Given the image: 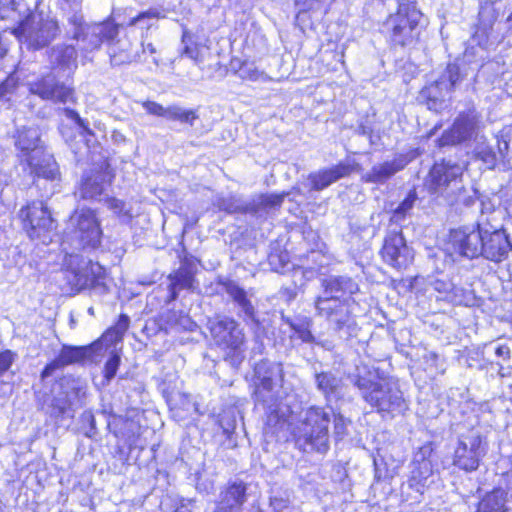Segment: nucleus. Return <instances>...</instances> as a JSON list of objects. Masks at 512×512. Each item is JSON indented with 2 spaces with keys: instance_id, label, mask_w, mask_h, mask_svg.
<instances>
[{
  "instance_id": "7",
  "label": "nucleus",
  "mask_w": 512,
  "mask_h": 512,
  "mask_svg": "<svg viewBox=\"0 0 512 512\" xmlns=\"http://www.w3.org/2000/svg\"><path fill=\"white\" fill-rule=\"evenodd\" d=\"M208 329L215 344L225 350V360L238 367L245 358V335L240 325L227 316H216L208 321Z\"/></svg>"
},
{
  "instance_id": "34",
  "label": "nucleus",
  "mask_w": 512,
  "mask_h": 512,
  "mask_svg": "<svg viewBox=\"0 0 512 512\" xmlns=\"http://www.w3.org/2000/svg\"><path fill=\"white\" fill-rule=\"evenodd\" d=\"M64 113L67 118L73 120L76 123L79 129L80 137L85 141V145L87 147H90V142L91 139L94 137V133L90 129L89 123L86 120L82 119L80 115L73 109L65 108Z\"/></svg>"
},
{
  "instance_id": "15",
  "label": "nucleus",
  "mask_w": 512,
  "mask_h": 512,
  "mask_svg": "<svg viewBox=\"0 0 512 512\" xmlns=\"http://www.w3.org/2000/svg\"><path fill=\"white\" fill-rule=\"evenodd\" d=\"M512 250L505 230L483 231L482 256L493 262H501Z\"/></svg>"
},
{
  "instance_id": "52",
  "label": "nucleus",
  "mask_w": 512,
  "mask_h": 512,
  "mask_svg": "<svg viewBox=\"0 0 512 512\" xmlns=\"http://www.w3.org/2000/svg\"><path fill=\"white\" fill-rule=\"evenodd\" d=\"M129 326V318L125 315H122L115 327L116 337L121 338L123 334L126 332Z\"/></svg>"
},
{
  "instance_id": "9",
  "label": "nucleus",
  "mask_w": 512,
  "mask_h": 512,
  "mask_svg": "<svg viewBox=\"0 0 512 512\" xmlns=\"http://www.w3.org/2000/svg\"><path fill=\"white\" fill-rule=\"evenodd\" d=\"M207 34H182L183 53L193 59L208 78H223L227 68L218 56H213L208 45Z\"/></svg>"
},
{
  "instance_id": "59",
  "label": "nucleus",
  "mask_w": 512,
  "mask_h": 512,
  "mask_svg": "<svg viewBox=\"0 0 512 512\" xmlns=\"http://www.w3.org/2000/svg\"><path fill=\"white\" fill-rule=\"evenodd\" d=\"M507 20L510 23V28H512V12H511V15L508 17Z\"/></svg>"
},
{
  "instance_id": "45",
  "label": "nucleus",
  "mask_w": 512,
  "mask_h": 512,
  "mask_svg": "<svg viewBox=\"0 0 512 512\" xmlns=\"http://www.w3.org/2000/svg\"><path fill=\"white\" fill-rule=\"evenodd\" d=\"M284 199L283 194H269L260 197V205L269 208L279 207Z\"/></svg>"
},
{
  "instance_id": "38",
  "label": "nucleus",
  "mask_w": 512,
  "mask_h": 512,
  "mask_svg": "<svg viewBox=\"0 0 512 512\" xmlns=\"http://www.w3.org/2000/svg\"><path fill=\"white\" fill-rule=\"evenodd\" d=\"M20 45H26L30 49H40L44 47L49 39V34H15Z\"/></svg>"
},
{
  "instance_id": "13",
  "label": "nucleus",
  "mask_w": 512,
  "mask_h": 512,
  "mask_svg": "<svg viewBox=\"0 0 512 512\" xmlns=\"http://www.w3.org/2000/svg\"><path fill=\"white\" fill-rule=\"evenodd\" d=\"M450 245L453 251L469 259L482 255L483 230L463 227L452 230Z\"/></svg>"
},
{
  "instance_id": "32",
  "label": "nucleus",
  "mask_w": 512,
  "mask_h": 512,
  "mask_svg": "<svg viewBox=\"0 0 512 512\" xmlns=\"http://www.w3.org/2000/svg\"><path fill=\"white\" fill-rule=\"evenodd\" d=\"M198 114L196 110L193 109H185L179 105L173 104L168 106L167 118L171 121H179L181 123L189 124L193 126L194 121L198 119Z\"/></svg>"
},
{
  "instance_id": "3",
  "label": "nucleus",
  "mask_w": 512,
  "mask_h": 512,
  "mask_svg": "<svg viewBox=\"0 0 512 512\" xmlns=\"http://www.w3.org/2000/svg\"><path fill=\"white\" fill-rule=\"evenodd\" d=\"M15 146L21 163H26L34 176V185L42 191L41 196L48 198L56 193L61 181L59 167L53 156L45 152L39 130L34 127L18 129Z\"/></svg>"
},
{
  "instance_id": "25",
  "label": "nucleus",
  "mask_w": 512,
  "mask_h": 512,
  "mask_svg": "<svg viewBox=\"0 0 512 512\" xmlns=\"http://www.w3.org/2000/svg\"><path fill=\"white\" fill-rule=\"evenodd\" d=\"M80 389L72 388L64 395L60 394L53 399L51 414L55 417H72L75 408L80 402Z\"/></svg>"
},
{
  "instance_id": "24",
  "label": "nucleus",
  "mask_w": 512,
  "mask_h": 512,
  "mask_svg": "<svg viewBox=\"0 0 512 512\" xmlns=\"http://www.w3.org/2000/svg\"><path fill=\"white\" fill-rule=\"evenodd\" d=\"M511 503L508 492L502 488H496L486 493L479 501L477 512H509Z\"/></svg>"
},
{
  "instance_id": "39",
  "label": "nucleus",
  "mask_w": 512,
  "mask_h": 512,
  "mask_svg": "<svg viewBox=\"0 0 512 512\" xmlns=\"http://www.w3.org/2000/svg\"><path fill=\"white\" fill-rule=\"evenodd\" d=\"M242 80H248V81H262L266 82L269 80L268 75L260 70L254 62L252 61H246L244 64L243 70L239 76Z\"/></svg>"
},
{
  "instance_id": "57",
  "label": "nucleus",
  "mask_w": 512,
  "mask_h": 512,
  "mask_svg": "<svg viewBox=\"0 0 512 512\" xmlns=\"http://www.w3.org/2000/svg\"><path fill=\"white\" fill-rule=\"evenodd\" d=\"M82 418H83L84 421H87V422L90 423L92 429L94 428V426H95V419H94V416H93V414L91 412H84L82 414Z\"/></svg>"
},
{
  "instance_id": "21",
  "label": "nucleus",
  "mask_w": 512,
  "mask_h": 512,
  "mask_svg": "<svg viewBox=\"0 0 512 512\" xmlns=\"http://www.w3.org/2000/svg\"><path fill=\"white\" fill-rule=\"evenodd\" d=\"M101 348L100 342H94L88 346H68L64 345L60 350L57 359L62 367L83 362L90 359L93 354Z\"/></svg>"
},
{
  "instance_id": "55",
  "label": "nucleus",
  "mask_w": 512,
  "mask_h": 512,
  "mask_svg": "<svg viewBox=\"0 0 512 512\" xmlns=\"http://www.w3.org/2000/svg\"><path fill=\"white\" fill-rule=\"evenodd\" d=\"M397 5L398 9H402L404 11L405 9H412L414 6V0H394Z\"/></svg>"
},
{
  "instance_id": "35",
  "label": "nucleus",
  "mask_w": 512,
  "mask_h": 512,
  "mask_svg": "<svg viewBox=\"0 0 512 512\" xmlns=\"http://www.w3.org/2000/svg\"><path fill=\"white\" fill-rule=\"evenodd\" d=\"M417 199L418 196L416 191L410 190L405 199L393 211L391 221L400 222L404 220L407 215H410Z\"/></svg>"
},
{
  "instance_id": "2",
  "label": "nucleus",
  "mask_w": 512,
  "mask_h": 512,
  "mask_svg": "<svg viewBox=\"0 0 512 512\" xmlns=\"http://www.w3.org/2000/svg\"><path fill=\"white\" fill-rule=\"evenodd\" d=\"M323 292L314 300L316 315L325 319L335 331L350 334L355 325L351 300L346 297L359 291L358 284L347 276H329L321 279Z\"/></svg>"
},
{
  "instance_id": "28",
  "label": "nucleus",
  "mask_w": 512,
  "mask_h": 512,
  "mask_svg": "<svg viewBox=\"0 0 512 512\" xmlns=\"http://www.w3.org/2000/svg\"><path fill=\"white\" fill-rule=\"evenodd\" d=\"M226 293L234 300L235 303L244 313L245 317L250 320L255 319V309L251 301L247 298L246 291L235 281L227 280L223 283Z\"/></svg>"
},
{
  "instance_id": "26",
  "label": "nucleus",
  "mask_w": 512,
  "mask_h": 512,
  "mask_svg": "<svg viewBox=\"0 0 512 512\" xmlns=\"http://www.w3.org/2000/svg\"><path fill=\"white\" fill-rule=\"evenodd\" d=\"M262 367L256 368V373L260 378V384L257 388V395L263 402H266L263 392H272L274 388L282 382L283 379V368L281 364H272L265 375L260 376Z\"/></svg>"
},
{
  "instance_id": "37",
  "label": "nucleus",
  "mask_w": 512,
  "mask_h": 512,
  "mask_svg": "<svg viewBox=\"0 0 512 512\" xmlns=\"http://www.w3.org/2000/svg\"><path fill=\"white\" fill-rule=\"evenodd\" d=\"M218 206L228 213H247L252 209L250 206L236 196H230L219 200Z\"/></svg>"
},
{
  "instance_id": "41",
  "label": "nucleus",
  "mask_w": 512,
  "mask_h": 512,
  "mask_svg": "<svg viewBox=\"0 0 512 512\" xmlns=\"http://www.w3.org/2000/svg\"><path fill=\"white\" fill-rule=\"evenodd\" d=\"M120 355L117 352H112L110 357L105 363L104 366V378L109 382L111 381L119 368L120 365Z\"/></svg>"
},
{
  "instance_id": "4",
  "label": "nucleus",
  "mask_w": 512,
  "mask_h": 512,
  "mask_svg": "<svg viewBox=\"0 0 512 512\" xmlns=\"http://www.w3.org/2000/svg\"><path fill=\"white\" fill-rule=\"evenodd\" d=\"M334 417V435L336 439H342L347 432L348 421L342 415H334L331 410L312 406L304 411L301 423L293 433L299 445L304 450H316L324 453L329 448L328 427Z\"/></svg>"
},
{
  "instance_id": "63",
  "label": "nucleus",
  "mask_w": 512,
  "mask_h": 512,
  "mask_svg": "<svg viewBox=\"0 0 512 512\" xmlns=\"http://www.w3.org/2000/svg\"><path fill=\"white\" fill-rule=\"evenodd\" d=\"M111 62H112V63H116V59H115V57H112V58H111Z\"/></svg>"
},
{
  "instance_id": "18",
  "label": "nucleus",
  "mask_w": 512,
  "mask_h": 512,
  "mask_svg": "<svg viewBox=\"0 0 512 512\" xmlns=\"http://www.w3.org/2000/svg\"><path fill=\"white\" fill-rule=\"evenodd\" d=\"M247 501V485L242 481L229 482L220 493V501L215 512H241Z\"/></svg>"
},
{
  "instance_id": "62",
  "label": "nucleus",
  "mask_w": 512,
  "mask_h": 512,
  "mask_svg": "<svg viewBox=\"0 0 512 512\" xmlns=\"http://www.w3.org/2000/svg\"><path fill=\"white\" fill-rule=\"evenodd\" d=\"M175 512H187V510L183 509V508H180V509H177Z\"/></svg>"
},
{
  "instance_id": "29",
  "label": "nucleus",
  "mask_w": 512,
  "mask_h": 512,
  "mask_svg": "<svg viewBox=\"0 0 512 512\" xmlns=\"http://www.w3.org/2000/svg\"><path fill=\"white\" fill-rule=\"evenodd\" d=\"M315 382L319 391H321L325 397L330 399H336L342 394V382L341 379L336 377L331 372H322L315 375Z\"/></svg>"
},
{
  "instance_id": "51",
  "label": "nucleus",
  "mask_w": 512,
  "mask_h": 512,
  "mask_svg": "<svg viewBox=\"0 0 512 512\" xmlns=\"http://www.w3.org/2000/svg\"><path fill=\"white\" fill-rule=\"evenodd\" d=\"M246 61L247 60H241L237 57L232 58L229 64V70L239 77Z\"/></svg>"
},
{
  "instance_id": "54",
  "label": "nucleus",
  "mask_w": 512,
  "mask_h": 512,
  "mask_svg": "<svg viewBox=\"0 0 512 512\" xmlns=\"http://www.w3.org/2000/svg\"><path fill=\"white\" fill-rule=\"evenodd\" d=\"M61 367L62 366L60 365V363H58V359L56 357L52 362L45 366V368L42 371V377H49L56 369H59Z\"/></svg>"
},
{
  "instance_id": "50",
  "label": "nucleus",
  "mask_w": 512,
  "mask_h": 512,
  "mask_svg": "<svg viewBox=\"0 0 512 512\" xmlns=\"http://www.w3.org/2000/svg\"><path fill=\"white\" fill-rule=\"evenodd\" d=\"M433 288L434 290L438 291L439 293H450L455 290V287L450 282H445L442 280H436L433 282Z\"/></svg>"
},
{
  "instance_id": "5",
  "label": "nucleus",
  "mask_w": 512,
  "mask_h": 512,
  "mask_svg": "<svg viewBox=\"0 0 512 512\" xmlns=\"http://www.w3.org/2000/svg\"><path fill=\"white\" fill-rule=\"evenodd\" d=\"M357 373L351 376V382L358 388L363 400L377 413L396 417L409 409L399 384L392 380H375L371 372L365 375Z\"/></svg>"
},
{
  "instance_id": "22",
  "label": "nucleus",
  "mask_w": 512,
  "mask_h": 512,
  "mask_svg": "<svg viewBox=\"0 0 512 512\" xmlns=\"http://www.w3.org/2000/svg\"><path fill=\"white\" fill-rule=\"evenodd\" d=\"M405 165L404 159L395 158L391 161L374 165L370 171L362 176V179L368 183L383 184L398 171L402 170Z\"/></svg>"
},
{
  "instance_id": "47",
  "label": "nucleus",
  "mask_w": 512,
  "mask_h": 512,
  "mask_svg": "<svg viewBox=\"0 0 512 512\" xmlns=\"http://www.w3.org/2000/svg\"><path fill=\"white\" fill-rule=\"evenodd\" d=\"M15 354L10 350H5L0 353V373L7 371L12 365Z\"/></svg>"
},
{
  "instance_id": "27",
  "label": "nucleus",
  "mask_w": 512,
  "mask_h": 512,
  "mask_svg": "<svg viewBox=\"0 0 512 512\" xmlns=\"http://www.w3.org/2000/svg\"><path fill=\"white\" fill-rule=\"evenodd\" d=\"M57 24L53 20L44 19L42 13H31L20 22L18 29H12L11 32H53Z\"/></svg>"
},
{
  "instance_id": "23",
  "label": "nucleus",
  "mask_w": 512,
  "mask_h": 512,
  "mask_svg": "<svg viewBox=\"0 0 512 512\" xmlns=\"http://www.w3.org/2000/svg\"><path fill=\"white\" fill-rule=\"evenodd\" d=\"M432 475V464L429 460L424 458L421 461L415 459L411 476L407 481V487L421 496L425 488L429 486Z\"/></svg>"
},
{
  "instance_id": "12",
  "label": "nucleus",
  "mask_w": 512,
  "mask_h": 512,
  "mask_svg": "<svg viewBox=\"0 0 512 512\" xmlns=\"http://www.w3.org/2000/svg\"><path fill=\"white\" fill-rule=\"evenodd\" d=\"M383 260L396 269L406 268L413 261V250L407 245L400 231L387 234L381 250Z\"/></svg>"
},
{
  "instance_id": "30",
  "label": "nucleus",
  "mask_w": 512,
  "mask_h": 512,
  "mask_svg": "<svg viewBox=\"0 0 512 512\" xmlns=\"http://www.w3.org/2000/svg\"><path fill=\"white\" fill-rule=\"evenodd\" d=\"M169 300L174 301L178 297V292L185 289H191L193 285V274L186 268H180L169 275Z\"/></svg>"
},
{
  "instance_id": "11",
  "label": "nucleus",
  "mask_w": 512,
  "mask_h": 512,
  "mask_svg": "<svg viewBox=\"0 0 512 512\" xmlns=\"http://www.w3.org/2000/svg\"><path fill=\"white\" fill-rule=\"evenodd\" d=\"M479 119L474 111L461 113L455 119L452 127L445 131L438 140L439 146H451L477 140L479 136Z\"/></svg>"
},
{
  "instance_id": "14",
  "label": "nucleus",
  "mask_w": 512,
  "mask_h": 512,
  "mask_svg": "<svg viewBox=\"0 0 512 512\" xmlns=\"http://www.w3.org/2000/svg\"><path fill=\"white\" fill-rule=\"evenodd\" d=\"M462 78L460 67L455 63L449 64L441 78L423 91L429 99V108H436L437 102L441 101L447 93L454 89Z\"/></svg>"
},
{
  "instance_id": "64",
  "label": "nucleus",
  "mask_w": 512,
  "mask_h": 512,
  "mask_svg": "<svg viewBox=\"0 0 512 512\" xmlns=\"http://www.w3.org/2000/svg\"><path fill=\"white\" fill-rule=\"evenodd\" d=\"M22 273H25V267H21Z\"/></svg>"
},
{
  "instance_id": "46",
  "label": "nucleus",
  "mask_w": 512,
  "mask_h": 512,
  "mask_svg": "<svg viewBox=\"0 0 512 512\" xmlns=\"http://www.w3.org/2000/svg\"><path fill=\"white\" fill-rule=\"evenodd\" d=\"M494 349V353L496 357L501 359L502 361L506 362L511 357V350L507 344L504 343H495L491 344Z\"/></svg>"
},
{
  "instance_id": "60",
  "label": "nucleus",
  "mask_w": 512,
  "mask_h": 512,
  "mask_svg": "<svg viewBox=\"0 0 512 512\" xmlns=\"http://www.w3.org/2000/svg\"><path fill=\"white\" fill-rule=\"evenodd\" d=\"M112 35H113V34H111V33L104 34V36H107V39H108V40H110V39H112V38H113V37H112Z\"/></svg>"
},
{
  "instance_id": "8",
  "label": "nucleus",
  "mask_w": 512,
  "mask_h": 512,
  "mask_svg": "<svg viewBox=\"0 0 512 512\" xmlns=\"http://www.w3.org/2000/svg\"><path fill=\"white\" fill-rule=\"evenodd\" d=\"M488 441L480 428H472L458 437L453 454V464L466 472L478 469L487 454Z\"/></svg>"
},
{
  "instance_id": "56",
  "label": "nucleus",
  "mask_w": 512,
  "mask_h": 512,
  "mask_svg": "<svg viewBox=\"0 0 512 512\" xmlns=\"http://www.w3.org/2000/svg\"><path fill=\"white\" fill-rule=\"evenodd\" d=\"M509 148V144L507 141H503L502 143L498 141V151L502 158L505 157V154L507 153Z\"/></svg>"
},
{
  "instance_id": "33",
  "label": "nucleus",
  "mask_w": 512,
  "mask_h": 512,
  "mask_svg": "<svg viewBox=\"0 0 512 512\" xmlns=\"http://www.w3.org/2000/svg\"><path fill=\"white\" fill-rule=\"evenodd\" d=\"M475 142L476 146L474 148V153L477 158L481 159L489 168H494L497 160L496 154L486 144V138L482 135H479Z\"/></svg>"
},
{
  "instance_id": "1",
  "label": "nucleus",
  "mask_w": 512,
  "mask_h": 512,
  "mask_svg": "<svg viewBox=\"0 0 512 512\" xmlns=\"http://www.w3.org/2000/svg\"><path fill=\"white\" fill-rule=\"evenodd\" d=\"M67 229L69 232L62 242V250L69 285L77 292L86 288L105 292L104 268L76 253L85 248L95 249L101 243L102 229L95 211L86 207L76 209L69 218Z\"/></svg>"
},
{
  "instance_id": "10",
  "label": "nucleus",
  "mask_w": 512,
  "mask_h": 512,
  "mask_svg": "<svg viewBox=\"0 0 512 512\" xmlns=\"http://www.w3.org/2000/svg\"><path fill=\"white\" fill-rule=\"evenodd\" d=\"M19 216L31 239H39L42 243L50 241V235L56 229V221L44 201L28 203L21 208Z\"/></svg>"
},
{
  "instance_id": "58",
  "label": "nucleus",
  "mask_w": 512,
  "mask_h": 512,
  "mask_svg": "<svg viewBox=\"0 0 512 512\" xmlns=\"http://www.w3.org/2000/svg\"><path fill=\"white\" fill-rule=\"evenodd\" d=\"M72 21H73V23L75 24V26H76L77 28H79V29H81V30H82V29H84V28L82 27L83 21H82V17H81V16H76V15H74V16H73Z\"/></svg>"
},
{
  "instance_id": "16",
  "label": "nucleus",
  "mask_w": 512,
  "mask_h": 512,
  "mask_svg": "<svg viewBox=\"0 0 512 512\" xmlns=\"http://www.w3.org/2000/svg\"><path fill=\"white\" fill-rule=\"evenodd\" d=\"M30 92L38 95L43 100L66 103L73 100V90L60 84L54 76H46L41 80L31 83Z\"/></svg>"
},
{
  "instance_id": "53",
  "label": "nucleus",
  "mask_w": 512,
  "mask_h": 512,
  "mask_svg": "<svg viewBox=\"0 0 512 512\" xmlns=\"http://www.w3.org/2000/svg\"><path fill=\"white\" fill-rule=\"evenodd\" d=\"M13 0H0V19L9 17V13L12 12Z\"/></svg>"
},
{
  "instance_id": "19",
  "label": "nucleus",
  "mask_w": 512,
  "mask_h": 512,
  "mask_svg": "<svg viewBox=\"0 0 512 512\" xmlns=\"http://www.w3.org/2000/svg\"><path fill=\"white\" fill-rule=\"evenodd\" d=\"M356 164L350 162H341L330 168L322 169L311 173L308 180L313 190L321 191L341 178L350 175Z\"/></svg>"
},
{
  "instance_id": "6",
  "label": "nucleus",
  "mask_w": 512,
  "mask_h": 512,
  "mask_svg": "<svg viewBox=\"0 0 512 512\" xmlns=\"http://www.w3.org/2000/svg\"><path fill=\"white\" fill-rule=\"evenodd\" d=\"M462 175L463 166L457 163L451 161L435 163L427 180L428 191L431 194L445 198L451 205L459 202L468 204V200L464 197L466 189Z\"/></svg>"
},
{
  "instance_id": "17",
  "label": "nucleus",
  "mask_w": 512,
  "mask_h": 512,
  "mask_svg": "<svg viewBox=\"0 0 512 512\" xmlns=\"http://www.w3.org/2000/svg\"><path fill=\"white\" fill-rule=\"evenodd\" d=\"M111 182V174L106 166L84 175L79 194L83 199L101 200L106 188Z\"/></svg>"
},
{
  "instance_id": "44",
  "label": "nucleus",
  "mask_w": 512,
  "mask_h": 512,
  "mask_svg": "<svg viewBox=\"0 0 512 512\" xmlns=\"http://www.w3.org/2000/svg\"><path fill=\"white\" fill-rule=\"evenodd\" d=\"M270 506L272 507L274 512H299L297 509L289 507L288 499L282 497H271Z\"/></svg>"
},
{
  "instance_id": "31",
  "label": "nucleus",
  "mask_w": 512,
  "mask_h": 512,
  "mask_svg": "<svg viewBox=\"0 0 512 512\" xmlns=\"http://www.w3.org/2000/svg\"><path fill=\"white\" fill-rule=\"evenodd\" d=\"M53 61L70 73L76 68V50L72 46L57 47L51 55Z\"/></svg>"
},
{
  "instance_id": "48",
  "label": "nucleus",
  "mask_w": 512,
  "mask_h": 512,
  "mask_svg": "<svg viewBox=\"0 0 512 512\" xmlns=\"http://www.w3.org/2000/svg\"><path fill=\"white\" fill-rule=\"evenodd\" d=\"M175 325L180 329L188 331H193L194 328L196 327L195 322H193L189 316L184 314H180L178 316Z\"/></svg>"
},
{
  "instance_id": "43",
  "label": "nucleus",
  "mask_w": 512,
  "mask_h": 512,
  "mask_svg": "<svg viewBox=\"0 0 512 512\" xmlns=\"http://www.w3.org/2000/svg\"><path fill=\"white\" fill-rule=\"evenodd\" d=\"M142 107L150 115L167 118L168 107H164L161 104L154 101H143Z\"/></svg>"
},
{
  "instance_id": "36",
  "label": "nucleus",
  "mask_w": 512,
  "mask_h": 512,
  "mask_svg": "<svg viewBox=\"0 0 512 512\" xmlns=\"http://www.w3.org/2000/svg\"><path fill=\"white\" fill-rule=\"evenodd\" d=\"M287 323L303 342L313 341L314 337L310 331L311 321L307 317L287 320Z\"/></svg>"
},
{
  "instance_id": "20",
  "label": "nucleus",
  "mask_w": 512,
  "mask_h": 512,
  "mask_svg": "<svg viewBox=\"0 0 512 512\" xmlns=\"http://www.w3.org/2000/svg\"><path fill=\"white\" fill-rule=\"evenodd\" d=\"M388 24L392 26L393 32H406L417 29H424L426 19L415 7L412 9H398L395 15H391Z\"/></svg>"
},
{
  "instance_id": "40",
  "label": "nucleus",
  "mask_w": 512,
  "mask_h": 512,
  "mask_svg": "<svg viewBox=\"0 0 512 512\" xmlns=\"http://www.w3.org/2000/svg\"><path fill=\"white\" fill-rule=\"evenodd\" d=\"M158 20V12L154 10H148L139 14L136 18L131 21V25L135 29L149 30L154 27V23Z\"/></svg>"
},
{
  "instance_id": "42",
  "label": "nucleus",
  "mask_w": 512,
  "mask_h": 512,
  "mask_svg": "<svg viewBox=\"0 0 512 512\" xmlns=\"http://www.w3.org/2000/svg\"><path fill=\"white\" fill-rule=\"evenodd\" d=\"M495 20L494 11L490 7L482 8L479 12L480 29L483 32L492 29V24Z\"/></svg>"
},
{
  "instance_id": "49",
  "label": "nucleus",
  "mask_w": 512,
  "mask_h": 512,
  "mask_svg": "<svg viewBox=\"0 0 512 512\" xmlns=\"http://www.w3.org/2000/svg\"><path fill=\"white\" fill-rule=\"evenodd\" d=\"M109 209L114 211L116 214H127L126 204L118 199L110 198L106 200Z\"/></svg>"
},
{
  "instance_id": "61",
  "label": "nucleus",
  "mask_w": 512,
  "mask_h": 512,
  "mask_svg": "<svg viewBox=\"0 0 512 512\" xmlns=\"http://www.w3.org/2000/svg\"><path fill=\"white\" fill-rule=\"evenodd\" d=\"M88 312H89V314L94 315V309H93L92 307H90V308L88 309Z\"/></svg>"
}]
</instances>
